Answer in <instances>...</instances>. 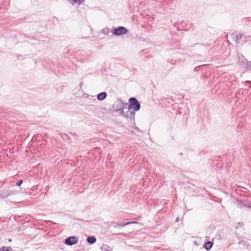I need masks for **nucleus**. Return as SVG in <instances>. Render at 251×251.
I'll return each mask as SVG.
<instances>
[{
	"label": "nucleus",
	"mask_w": 251,
	"mask_h": 251,
	"mask_svg": "<svg viewBox=\"0 0 251 251\" xmlns=\"http://www.w3.org/2000/svg\"><path fill=\"white\" fill-rule=\"evenodd\" d=\"M118 104V106L123 107V109L120 112V115L129 119L130 121L134 122L135 112L128 107V103H124L122 101H119Z\"/></svg>",
	"instance_id": "obj_1"
},
{
	"label": "nucleus",
	"mask_w": 251,
	"mask_h": 251,
	"mask_svg": "<svg viewBox=\"0 0 251 251\" xmlns=\"http://www.w3.org/2000/svg\"><path fill=\"white\" fill-rule=\"evenodd\" d=\"M128 107L134 112L139 111L140 108V103L137 100L134 98H131L129 99Z\"/></svg>",
	"instance_id": "obj_2"
},
{
	"label": "nucleus",
	"mask_w": 251,
	"mask_h": 251,
	"mask_svg": "<svg viewBox=\"0 0 251 251\" xmlns=\"http://www.w3.org/2000/svg\"><path fill=\"white\" fill-rule=\"evenodd\" d=\"M127 32V29L123 26H119L113 29V34L116 36H120L125 34Z\"/></svg>",
	"instance_id": "obj_3"
},
{
	"label": "nucleus",
	"mask_w": 251,
	"mask_h": 251,
	"mask_svg": "<svg viewBox=\"0 0 251 251\" xmlns=\"http://www.w3.org/2000/svg\"><path fill=\"white\" fill-rule=\"evenodd\" d=\"M78 239L76 236H71L65 239V243L69 246H72L78 242Z\"/></svg>",
	"instance_id": "obj_4"
},
{
	"label": "nucleus",
	"mask_w": 251,
	"mask_h": 251,
	"mask_svg": "<svg viewBox=\"0 0 251 251\" xmlns=\"http://www.w3.org/2000/svg\"><path fill=\"white\" fill-rule=\"evenodd\" d=\"M119 101H122L120 100H117L116 101V102L112 106V110L114 112H120V113L121 111V110L123 109V107H120V106H118V103Z\"/></svg>",
	"instance_id": "obj_5"
},
{
	"label": "nucleus",
	"mask_w": 251,
	"mask_h": 251,
	"mask_svg": "<svg viewBox=\"0 0 251 251\" xmlns=\"http://www.w3.org/2000/svg\"><path fill=\"white\" fill-rule=\"evenodd\" d=\"M107 94L105 92H102L97 95V99L99 100H103L106 97Z\"/></svg>",
	"instance_id": "obj_6"
},
{
	"label": "nucleus",
	"mask_w": 251,
	"mask_h": 251,
	"mask_svg": "<svg viewBox=\"0 0 251 251\" xmlns=\"http://www.w3.org/2000/svg\"><path fill=\"white\" fill-rule=\"evenodd\" d=\"M243 35L242 34H238L237 35H232L233 38L235 40V41L237 43L239 40L242 38Z\"/></svg>",
	"instance_id": "obj_7"
},
{
	"label": "nucleus",
	"mask_w": 251,
	"mask_h": 251,
	"mask_svg": "<svg viewBox=\"0 0 251 251\" xmlns=\"http://www.w3.org/2000/svg\"><path fill=\"white\" fill-rule=\"evenodd\" d=\"M87 241L90 244H94L96 242V238L95 236H92L87 238Z\"/></svg>",
	"instance_id": "obj_8"
},
{
	"label": "nucleus",
	"mask_w": 251,
	"mask_h": 251,
	"mask_svg": "<svg viewBox=\"0 0 251 251\" xmlns=\"http://www.w3.org/2000/svg\"><path fill=\"white\" fill-rule=\"evenodd\" d=\"M137 222H127V223H121V224H120V223H117V226H127V225H130V224H137Z\"/></svg>",
	"instance_id": "obj_9"
},
{
	"label": "nucleus",
	"mask_w": 251,
	"mask_h": 251,
	"mask_svg": "<svg viewBox=\"0 0 251 251\" xmlns=\"http://www.w3.org/2000/svg\"><path fill=\"white\" fill-rule=\"evenodd\" d=\"M213 245V243L211 242L208 241L205 244V248L207 250H209Z\"/></svg>",
	"instance_id": "obj_10"
},
{
	"label": "nucleus",
	"mask_w": 251,
	"mask_h": 251,
	"mask_svg": "<svg viewBox=\"0 0 251 251\" xmlns=\"http://www.w3.org/2000/svg\"><path fill=\"white\" fill-rule=\"evenodd\" d=\"M11 250L10 247H3L0 249V251H11Z\"/></svg>",
	"instance_id": "obj_11"
},
{
	"label": "nucleus",
	"mask_w": 251,
	"mask_h": 251,
	"mask_svg": "<svg viewBox=\"0 0 251 251\" xmlns=\"http://www.w3.org/2000/svg\"><path fill=\"white\" fill-rule=\"evenodd\" d=\"M74 1L76 3H77L78 4H81L84 0H74Z\"/></svg>",
	"instance_id": "obj_12"
},
{
	"label": "nucleus",
	"mask_w": 251,
	"mask_h": 251,
	"mask_svg": "<svg viewBox=\"0 0 251 251\" xmlns=\"http://www.w3.org/2000/svg\"><path fill=\"white\" fill-rule=\"evenodd\" d=\"M22 183H23V180H20L17 182V185L18 186H20L22 184Z\"/></svg>",
	"instance_id": "obj_13"
},
{
	"label": "nucleus",
	"mask_w": 251,
	"mask_h": 251,
	"mask_svg": "<svg viewBox=\"0 0 251 251\" xmlns=\"http://www.w3.org/2000/svg\"><path fill=\"white\" fill-rule=\"evenodd\" d=\"M247 67L251 70V62L247 63Z\"/></svg>",
	"instance_id": "obj_14"
},
{
	"label": "nucleus",
	"mask_w": 251,
	"mask_h": 251,
	"mask_svg": "<svg viewBox=\"0 0 251 251\" xmlns=\"http://www.w3.org/2000/svg\"><path fill=\"white\" fill-rule=\"evenodd\" d=\"M246 83H251V81H246Z\"/></svg>",
	"instance_id": "obj_15"
},
{
	"label": "nucleus",
	"mask_w": 251,
	"mask_h": 251,
	"mask_svg": "<svg viewBox=\"0 0 251 251\" xmlns=\"http://www.w3.org/2000/svg\"><path fill=\"white\" fill-rule=\"evenodd\" d=\"M105 32H106V31H105V29H103V33H105Z\"/></svg>",
	"instance_id": "obj_16"
},
{
	"label": "nucleus",
	"mask_w": 251,
	"mask_h": 251,
	"mask_svg": "<svg viewBox=\"0 0 251 251\" xmlns=\"http://www.w3.org/2000/svg\"><path fill=\"white\" fill-rule=\"evenodd\" d=\"M104 251H110L109 250H108V249H105V250H104Z\"/></svg>",
	"instance_id": "obj_17"
},
{
	"label": "nucleus",
	"mask_w": 251,
	"mask_h": 251,
	"mask_svg": "<svg viewBox=\"0 0 251 251\" xmlns=\"http://www.w3.org/2000/svg\"><path fill=\"white\" fill-rule=\"evenodd\" d=\"M178 218H177L176 219V222H178Z\"/></svg>",
	"instance_id": "obj_18"
}]
</instances>
